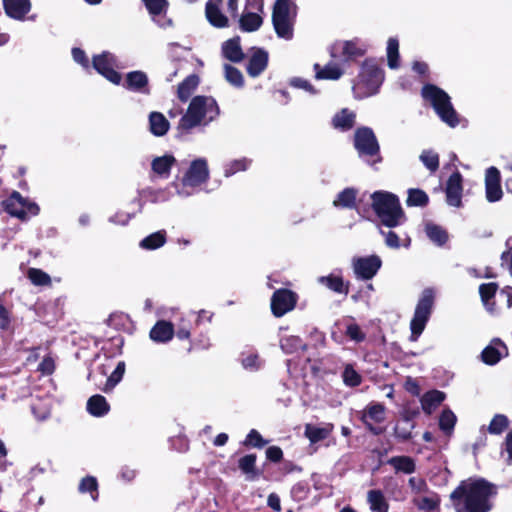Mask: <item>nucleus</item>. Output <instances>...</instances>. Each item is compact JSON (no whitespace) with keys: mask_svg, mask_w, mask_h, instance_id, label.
Returning <instances> with one entry per match:
<instances>
[{"mask_svg":"<svg viewBox=\"0 0 512 512\" xmlns=\"http://www.w3.org/2000/svg\"><path fill=\"white\" fill-rule=\"evenodd\" d=\"M494 494V487L487 481L468 479L463 481L450 497L457 512H488Z\"/></svg>","mask_w":512,"mask_h":512,"instance_id":"nucleus-1","label":"nucleus"},{"mask_svg":"<svg viewBox=\"0 0 512 512\" xmlns=\"http://www.w3.org/2000/svg\"><path fill=\"white\" fill-rule=\"evenodd\" d=\"M219 113L220 109L213 97L195 96L192 98L186 113L179 120L178 134H186L198 126H207L219 116Z\"/></svg>","mask_w":512,"mask_h":512,"instance_id":"nucleus-2","label":"nucleus"},{"mask_svg":"<svg viewBox=\"0 0 512 512\" xmlns=\"http://www.w3.org/2000/svg\"><path fill=\"white\" fill-rule=\"evenodd\" d=\"M179 174L172 187L175 194L181 199L188 198L196 194L201 186L209 178V170L206 162H181Z\"/></svg>","mask_w":512,"mask_h":512,"instance_id":"nucleus-3","label":"nucleus"},{"mask_svg":"<svg viewBox=\"0 0 512 512\" xmlns=\"http://www.w3.org/2000/svg\"><path fill=\"white\" fill-rule=\"evenodd\" d=\"M371 199L372 208L383 225L393 228L405 222L404 211L395 194L387 191H376L371 195Z\"/></svg>","mask_w":512,"mask_h":512,"instance_id":"nucleus-4","label":"nucleus"},{"mask_svg":"<svg viewBox=\"0 0 512 512\" xmlns=\"http://www.w3.org/2000/svg\"><path fill=\"white\" fill-rule=\"evenodd\" d=\"M423 99L430 103L438 117L450 127H456L460 118L454 109L450 96L433 84H426L421 90Z\"/></svg>","mask_w":512,"mask_h":512,"instance_id":"nucleus-5","label":"nucleus"},{"mask_svg":"<svg viewBox=\"0 0 512 512\" xmlns=\"http://www.w3.org/2000/svg\"><path fill=\"white\" fill-rule=\"evenodd\" d=\"M296 8V4L291 0H276L272 12V23L279 38L285 40L293 38Z\"/></svg>","mask_w":512,"mask_h":512,"instance_id":"nucleus-6","label":"nucleus"},{"mask_svg":"<svg viewBox=\"0 0 512 512\" xmlns=\"http://www.w3.org/2000/svg\"><path fill=\"white\" fill-rule=\"evenodd\" d=\"M359 82L353 87L356 96L368 97L376 94L383 83L384 73L372 61H365L361 67Z\"/></svg>","mask_w":512,"mask_h":512,"instance_id":"nucleus-7","label":"nucleus"},{"mask_svg":"<svg viewBox=\"0 0 512 512\" xmlns=\"http://www.w3.org/2000/svg\"><path fill=\"white\" fill-rule=\"evenodd\" d=\"M434 298L435 292L431 288H427L421 293L414 311V315L410 322L411 341H417L419 336L424 331L432 312Z\"/></svg>","mask_w":512,"mask_h":512,"instance_id":"nucleus-8","label":"nucleus"},{"mask_svg":"<svg viewBox=\"0 0 512 512\" xmlns=\"http://www.w3.org/2000/svg\"><path fill=\"white\" fill-rule=\"evenodd\" d=\"M93 67L111 83L116 85L120 84L122 78L115 68H121V66L114 54L105 51L99 55H95L93 57Z\"/></svg>","mask_w":512,"mask_h":512,"instance_id":"nucleus-9","label":"nucleus"},{"mask_svg":"<svg viewBox=\"0 0 512 512\" xmlns=\"http://www.w3.org/2000/svg\"><path fill=\"white\" fill-rule=\"evenodd\" d=\"M2 205L8 214L20 219L36 215L39 210L35 203L23 198L18 192H13L8 199L2 202Z\"/></svg>","mask_w":512,"mask_h":512,"instance_id":"nucleus-10","label":"nucleus"},{"mask_svg":"<svg viewBox=\"0 0 512 512\" xmlns=\"http://www.w3.org/2000/svg\"><path fill=\"white\" fill-rule=\"evenodd\" d=\"M366 49L358 40L338 41L330 47V56L341 62H348L364 55Z\"/></svg>","mask_w":512,"mask_h":512,"instance_id":"nucleus-11","label":"nucleus"},{"mask_svg":"<svg viewBox=\"0 0 512 512\" xmlns=\"http://www.w3.org/2000/svg\"><path fill=\"white\" fill-rule=\"evenodd\" d=\"M354 146L360 156H376L379 152V144L371 128L362 127L356 130Z\"/></svg>","mask_w":512,"mask_h":512,"instance_id":"nucleus-12","label":"nucleus"},{"mask_svg":"<svg viewBox=\"0 0 512 512\" xmlns=\"http://www.w3.org/2000/svg\"><path fill=\"white\" fill-rule=\"evenodd\" d=\"M381 259L376 256L358 257L352 261L353 271L357 278L362 280L372 279L381 267Z\"/></svg>","mask_w":512,"mask_h":512,"instance_id":"nucleus-13","label":"nucleus"},{"mask_svg":"<svg viewBox=\"0 0 512 512\" xmlns=\"http://www.w3.org/2000/svg\"><path fill=\"white\" fill-rule=\"evenodd\" d=\"M297 295L288 289H279L274 292L271 299V309L275 316L281 317L294 309Z\"/></svg>","mask_w":512,"mask_h":512,"instance_id":"nucleus-14","label":"nucleus"},{"mask_svg":"<svg viewBox=\"0 0 512 512\" xmlns=\"http://www.w3.org/2000/svg\"><path fill=\"white\" fill-rule=\"evenodd\" d=\"M152 20L161 28L171 26L172 21L167 17V0H142Z\"/></svg>","mask_w":512,"mask_h":512,"instance_id":"nucleus-15","label":"nucleus"},{"mask_svg":"<svg viewBox=\"0 0 512 512\" xmlns=\"http://www.w3.org/2000/svg\"><path fill=\"white\" fill-rule=\"evenodd\" d=\"M485 196L488 202L499 201L503 196L500 173L495 167H490L486 170Z\"/></svg>","mask_w":512,"mask_h":512,"instance_id":"nucleus-16","label":"nucleus"},{"mask_svg":"<svg viewBox=\"0 0 512 512\" xmlns=\"http://www.w3.org/2000/svg\"><path fill=\"white\" fill-rule=\"evenodd\" d=\"M462 176L459 172H453L446 185V201L448 205L460 207L462 205Z\"/></svg>","mask_w":512,"mask_h":512,"instance_id":"nucleus-17","label":"nucleus"},{"mask_svg":"<svg viewBox=\"0 0 512 512\" xmlns=\"http://www.w3.org/2000/svg\"><path fill=\"white\" fill-rule=\"evenodd\" d=\"M222 0H209L206 3L205 14L208 22L216 28H225L228 26L229 20L223 14Z\"/></svg>","mask_w":512,"mask_h":512,"instance_id":"nucleus-18","label":"nucleus"},{"mask_svg":"<svg viewBox=\"0 0 512 512\" xmlns=\"http://www.w3.org/2000/svg\"><path fill=\"white\" fill-rule=\"evenodd\" d=\"M508 354L505 344L499 339H493L481 354L482 361L487 365H495Z\"/></svg>","mask_w":512,"mask_h":512,"instance_id":"nucleus-19","label":"nucleus"},{"mask_svg":"<svg viewBox=\"0 0 512 512\" xmlns=\"http://www.w3.org/2000/svg\"><path fill=\"white\" fill-rule=\"evenodd\" d=\"M268 65V52L261 48L253 50L250 56L246 70L251 77L259 76Z\"/></svg>","mask_w":512,"mask_h":512,"instance_id":"nucleus-20","label":"nucleus"},{"mask_svg":"<svg viewBox=\"0 0 512 512\" xmlns=\"http://www.w3.org/2000/svg\"><path fill=\"white\" fill-rule=\"evenodd\" d=\"M411 501L419 511L434 512L439 509L441 499L436 492L430 489L424 494L412 498Z\"/></svg>","mask_w":512,"mask_h":512,"instance_id":"nucleus-21","label":"nucleus"},{"mask_svg":"<svg viewBox=\"0 0 512 512\" xmlns=\"http://www.w3.org/2000/svg\"><path fill=\"white\" fill-rule=\"evenodd\" d=\"M5 13L12 19L24 20L31 10L30 0H3Z\"/></svg>","mask_w":512,"mask_h":512,"instance_id":"nucleus-22","label":"nucleus"},{"mask_svg":"<svg viewBox=\"0 0 512 512\" xmlns=\"http://www.w3.org/2000/svg\"><path fill=\"white\" fill-rule=\"evenodd\" d=\"M365 425L375 434L381 431L373 427V423H381L385 420V407L380 403H373L367 406L362 416Z\"/></svg>","mask_w":512,"mask_h":512,"instance_id":"nucleus-23","label":"nucleus"},{"mask_svg":"<svg viewBox=\"0 0 512 512\" xmlns=\"http://www.w3.org/2000/svg\"><path fill=\"white\" fill-rule=\"evenodd\" d=\"M174 326L171 322L160 320L151 328L150 339L156 343H167L174 336Z\"/></svg>","mask_w":512,"mask_h":512,"instance_id":"nucleus-24","label":"nucleus"},{"mask_svg":"<svg viewBox=\"0 0 512 512\" xmlns=\"http://www.w3.org/2000/svg\"><path fill=\"white\" fill-rule=\"evenodd\" d=\"M124 86L131 91L148 94V77L143 71H132L126 75Z\"/></svg>","mask_w":512,"mask_h":512,"instance_id":"nucleus-25","label":"nucleus"},{"mask_svg":"<svg viewBox=\"0 0 512 512\" xmlns=\"http://www.w3.org/2000/svg\"><path fill=\"white\" fill-rule=\"evenodd\" d=\"M222 55L231 62L238 63L244 58V53L240 45V38L234 37L222 44Z\"/></svg>","mask_w":512,"mask_h":512,"instance_id":"nucleus-26","label":"nucleus"},{"mask_svg":"<svg viewBox=\"0 0 512 512\" xmlns=\"http://www.w3.org/2000/svg\"><path fill=\"white\" fill-rule=\"evenodd\" d=\"M174 196H176V194L175 189H173L172 187V183L164 189H151L143 191L142 193V197L144 200L154 204L172 201Z\"/></svg>","mask_w":512,"mask_h":512,"instance_id":"nucleus-27","label":"nucleus"},{"mask_svg":"<svg viewBox=\"0 0 512 512\" xmlns=\"http://www.w3.org/2000/svg\"><path fill=\"white\" fill-rule=\"evenodd\" d=\"M260 14L261 13L257 11H243L239 18V26L241 30L245 32L258 30L263 23V18Z\"/></svg>","mask_w":512,"mask_h":512,"instance_id":"nucleus-28","label":"nucleus"},{"mask_svg":"<svg viewBox=\"0 0 512 512\" xmlns=\"http://www.w3.org/2000/svg\"><path fill=\"white\" fill-rule=\"evenodd\" d=\"M334 425L327 423L323 426H314L307 424L305 427V436L311 443H316L326 439L333 431Z\"/></svg>","mask_w":512,"mask_h":512,"instance_id":"nucleus-29","label":"nucleus"},{"mask_svg":"<svg viewBox=\"0 0 512 512\" xmlns=\"http://www.w3.org/2000/svg\"><path fill=\"white\" fill-rule=\"evenodd\" d=\"M316 79L337 80L343 75V69L335 62L327 63L323 68L314 65Z\"/></svg>","mask_w":512,"mask_h":512,"instance_id":"nucleus-30","label":"nucleus"},{"mask_svg":"<svg viewBox=\"0 0 512 512\" xmlns=\"http://www.w3.org/2000/svg\"><path fill=\"white\" fill-rule=\"evenodd\" d=\"M445 394L438 390H432L424 394L420 400L425 413L431 414L444 401Z\"/></svg>","mask_w":512,"mask_h":512,"instance_id":"nucleus-31","label":"nucleus"},{"mask_svg":"<svg viewBox=\"0 0 512 512\" xmlns=\"http://www.w3.org/2000/svg\"><path fill=\"white\" fill-rule=\"evenodd\" d=\"M150 131L155 136H163L169 130V122L160 112H151L149 115Z\"/></svg>","mask_w":512,"mask_h":512,"instance_id":"nucleus-32","label":"nucleus"},{"mask_svg":"<svg viewBox=\"0 0 512 512\" xmlns=\"http://www.w3.org/2000/svg\"><path fill=\"white\" fill-rule=\"evenodd\" d=\"M355 124V114L348 109H342L332 119L334 128L341 131H348L353 128Z\"/></svg>","mask_w":512,"mask_h":512,"instance_id":"nucleus-33","label":"nucleus"},{"mask_svg":"<svg viewBox=\"0 0 512 512\" xmlns=\"http://www.w3.org/2000/svg\"><path fill=\"white\" fill-rule=\"evenodd\" d=\"M199 84V77L195 74L187 76L178 86L177 95L182 102H186Z\"/></svg>","mask_w":512,"mask_h":512,"instance_id":"nucleus-34","label":"nucleus"},{"mask_svg":"<svg viewBox=\"0 0 512 512\" xmlns=\"http://www.w3.org/2000/svg\"><path fill=\"white\" fill-rule=\"evenodd\" d=\"M110 407L105 397L101 395H94L87 401L88 412L95 417H102L106 415Z\"/></svg>","mask_w":512,"mask_h":512,"instance_id":"nucleus-35","label":"nucleus"},{"mask_svg":"<svg viewBox=\"0 0 512 512\" xmlns=\"http://www.w3.org/2000/svg\"><path fill=\"white\" fill-rule=\"evenodd\" d=\"M388 464L392 466L396 472L404 474H412L416 470L415 461L408 456H394L388 460Z\"/></svg>","mask_w":512,"mask_h":512,"instance_id":"nucleus-36","label":"nucleus"},{"mask_svg":"<svg viewBox=\"0 0 512 512\" xmlns=\"http://www.w3.org/2000/svg\"><path fill=\"white\" fill-rule=\"evenodd\" d=\"M367 502L371 512H388V502L380 490H370L367 493Z\"/></svg>","mask_w":512,"mask_h":512,"instance_id":"nucleus-37","label":"nucleus"},{"mask_svg":"<svg viewBox=\"0 0 512 512\" xmlns=\"http://www.w3.org/2000/svg\"><path fill=\"white\" fill-rule=\"evenodd\" d=\"M166 243V232L161 230L154 232L143 238L139 246L145 250H155L162 247Z\"/></svg>","mask_w":512,"mask_h":512,"instance_id":"nucleus-38","label":"nucleus"},{"mask_svg":"<svg viewBox=\"0 0 512 512\" xmlns=\"http://www.w3.org/2000/svg\"><path fill=\"white\" fill-rule=\"evenodd\" d=\"M78 491L81 494H89L92 501H97L99 498L98 481L94 476L83 477L78 486Z\"/></svg>","mask_w":512,"mask_h":512,"instance_id":"nucleus-39","label":"nucleus"},{"mask_svg":"<svg viewBox=\"0 0 512 512\" xmlns=\"http://www.w3.org/2000/svg\"><path fill=\"white\" fill-rule=\"evenodd\" d=\"M318 282L336 293L345 295L348 293V286L344 284L343 279L339 276H321L318 278Z\"/></svg>","mask_w":512,"mask_h":512,"instance_id":"nucleus-40","label":"nucleus"},{"mask_svg":"<svg viewBox=\"0 0 512 512\" xmlns=\"http://www.w3.org/2000/svg\"><path fill=\"white\" fill-rule=\"evenodd\" d=\"M240 361L243 369L250 372H256L260 370L263 365V361L259 354L252 351L243 352L241 354Z\"/></svg>","mask_w":512,"mask_h":512,"instance_id":"nucleus-41","label":"nucleus"},{"mask_svg":"<svg viewBox=\"0 0 512 512\" xmlns=\"http://www.w3.org/2000/svg\"><path fill=\"white\" fill-rule=\"evenodd\" d=\"M425 233L436 245H443L448 240L446 231L442 227L431 222H427L425 224Z\"/></svg>","mask_w":512,"mask_h":512,"instance_id":"nucleus-42","label":"nucleus"},{"mask_svg":"<svg viewBox=\"0 0 512 512\" xmlns=\"http://www.w3.org/2000/svg\"><path fill=\"white\" fill-rule=\"evenodd\" d=\"M255 464L256 456L253 454L246 455L239 460V468L248 480H254L258 476Z\"/></svg>","mask_w":512,"mask_h":512,"instance_id":"nucleus-43","label":"nucleus"},{"mask_svg":"<svg viewBox=\"0 0 512 512\" xmlns=\"http://www.w3.org/2000/svg\"><path fill=\"white\" fill-rule=\"evenodd\" d=\"M356 191L352 188H347L337 195L333 201L334 206L343 208H352L355 204Z\"/></svg>","mask_w":512,"mask_h":512,"instance_id":"nucleus-44","label":"nucleus"},{"mask_svg":"<svg viewBox=\"0 0 512 512\" xmlns=\"http://www.w3.org/2000/svg\"><path fill=\"white\" fill-rule=\"evenodd\" d=\"M387 60L391 69L399 67V42L396 38H390L387 43Z\"/></svg>","mask_w":512,"mask_h":512,"instance_id":"nucleus-45","label":"nucleus"},{"mask_svg":"<svg viewBox=\"0 0 512 512\" xmlns=\"http://www.w3.org/2000/svg\"><path fill=\"white\" fill-rule=\"evenodd\" d=\"M282 350L287 354H293L304 348L302 340L297 336H287L280 340Z\"/></svg>","mask_w":512,"mask_h":512,"instance_id":"nucleus-46","label":"nucleus"},{"mask_svg":"<svg viewBox=\"0 0 512 512\" xmlns=\"http://www.w3.org/2000/svg\"><path fill=\"white\" fill-rule=\"evenodd\" d=\"M225 79L233 86L241 88L244 85V78L239 69L236 67L225 64L224 65Z\"/></svg>","mask_w":512,"mask_h":512,"instance_id":"nucleus-47","label":"nucleus"},{"mask_svg":"<svg viewBox=\"0 0 512 512\" xmlns=\"http://www.w3.org/2000/svg\"><path fill=\"white\" fill-rule=\"evenodd\" d=\"M408 486L411 492V499L430 490L426 481L418 476L410 477L408 480Z\"/></svg>","mask_w":512,"mask_h":512,"instance_id":"nucleus-48","label":"nucleus"},{"mask_svg":"<svg viewBox=\"0 0 512 512\" xmlns=\"http://www.w3.org/2000/svg\"><path fill=\"white\" fill-rule=\"evenodd\" d=\"M456 420L455 414L451 410L445 409L440 415L439 427L445 433L450 434L454 429Z\"/></svg>","mask_w":512,"mask_h":512,"instance_id":"nucleus-49","label":"nucleus"},{"mask_svg":"<svg viewBox=\"0 0 512 512\" xmlns=\"http://www.w3.org/2000/svg\"><path fill=\"white\" fill-rule=\"evenodd\" d=\"M508 419L503 414H496L488 425L490 434L499 435L508 427Z\"/></svg>","mask_w":512,"mask_h":512,"instance_id":"nucleus-50","label":"nucleus"},{"mask_svg":"<svg viewBox=\"0 0 512 512\" xmlns=\"http://www.w3.org/2000/svg\"><path fill=\"white\" fill-rule=\"evenodd\" d=\"M27 276L30 281L37 286H47L51 283L50 276L37 268H30L27 272Z\"/></svg>","mask_w":512,"mask_h":512,"instance_id":"nucleus-51","label":"nucleus"},{"mask_svg":"<svg viewBox=\"0 0 512 512\" xmlns=\"http://www.w3.org/2000/svg\"><path fill=\"white\" fill-rule=\"evenodd\" d=\"M428 195L420 189H409L407 205L408 206H424L428 203Z\"/></svg>","mask_w":512,"mask_h":512,"instance_id":"nucleus-52","label":"nucleus"},{"mask_svg":"<svg viewBox=\"0 0 512 512\" xmlns=\"http://www.w3.org/2000/svg\"><path fill=\"white\" fill-rule=\"evenodd\" d=\"M343 381L346 385L354 387L361 383V376L351 366H346L343 372Z\"/></svg>","mask_w":512,"mask_h":512,"instance_id":"nucleus-53","label":"nucleus"},{"mask_svg":"<svg viewBox=\"0 0 512 512\" xmlns=\"http://www.w3.org/2000/svg\"><path fill=\"white\" fill-rule=\"evenodd\" d=\"M497 285L495 283L482 284L479 287V293L485 306H488L489 300L495 295Z\"/></svg>","mask_w":512,"mask_h":512,"instance_id":"nucleus-54","label":"nucleus"},{"mask_svg":"<svg viewBox=\"0 0 512 512\" xmlns=\"http://www.w3.org/2000/svg\"><path fill=\"white\" fill-rule=\"evenodd\" d=\"M244 444L245 445H249V446H253V447H257V448H261V447H263L264 445L267 444V441H265L262 438V436L260 435V433L257 430L252 429L248 433V435H247V437H246V439L244 441Z\"/></svg>","mask_w":512,"mask_h":512,"instance_id":"nucleus-55","label":"nucleus"},{"mask_svg":"<svg viewBox=\"0 0 512 512\" xmlns=\"http://www.w3.org/2000/svg\"><path fill=\"white\" fill-rule=\"evenodd\" d=\"M173 162H152V171L154 175L160 178L169 176Z\"/></svg>","mask_w":512,"mask_h":512,"instance_id":"nucleus-56","label":"nucleus"},{"mask_svg":"<svg viewBox=\"0 0 512 512\" xmlns=\"http://www.w3.org/2000/svg\"><path fill=\"white\" fill-rule=\"evenodd\" d=\"M347 336L356 342H361L365 339V334L362 332L361 328L357 324H349L346 330Z\"/></svg>","mask_w":512,"mask_h":512,"instance_id":"nucleus-57","label":"nucleus"},{"mask_svg":"<svg viewBox=\"0 0 512 512\" xmlns=\"http://www.w3.org/2000/svg\"><path fill=\"white\" fill-rule=\"evenodd\" d=\"M134 214H130L127 212H117L114 215L109 217V222L116 225L125 226L129 223Z\"/></svg>","mask_w":512,"mask_h":512,"instance_id":"nucleus-58","label":"nucleus"},{"mask_svg":"<svg viewBox=\"0 0 512 512\" xmlns=\"http://www.w3.org/2000/svg\"><path fill=\"white\" fill-rule=\"evenodd\" d=\"M290 85L292 87H295L298 89H303V90L309 92L310 94H316V91L313 88V86L307 80H305L303 78L296 77V78L291 79Z\"/></svg>","mask_w":512,"mask_h":512,"instance_id":"nucleus-59","label":"nucleus"},{"mask_svg":"<svg viewBox=\"0 0 512 512\" xmlns=\"http://www.w3.org/2000/svg\"><path fill=\"white\" fill-rule=\"evenodd\" d=\"M123 378V374L114 369L112 374L107 378L103 390L105 392L111 391Z\"/></svg>","mask_w":512,"mask_h":512,"instance_id":"nucleus-60","label":"nucleus"},{"mask_svg":"<svg viewBox=\"0 0 512 512\" xmlns=\"http://www.w3.org/2000/svg\"><path fill=\"white\" fill-rule=\"evenodd\" d=\"M72 56L75 62L80 64L83 68H89V60L85 54V52L80 48L72 49Z\"/></svg>","mask_w":512,"mask_h":512,"instance_id":"nucleus-61","label":"nucleus"},{"mask_svg":"<svg viewBox=\"0 0 512 512\" xmlns=\"http://www.w3.org/2000/svg\"><path fill=\"white\" fill-rule=\"evenodd\" d=\"M382 234L385 237V243L388 247L393 249H397L400 247L399 237L396 233L388 231L387 233L382 232Z\"/></svg>","mask_w":512,"mask_h":512,"instance_id":"nucleus-62","label":"nucleus"},{"mask_svg":"<svg viewBox=\"0 0 512 512\" xmlns=\"http://www.w3.org/2000/svg\"><path fill=\"white\" fill-rule=\"evenodd\" d=\"M266 456L269 460L273 462H278L281 460L283 453L279 447L271 446L266 450Z\"/></svg>","mask_w":512,"mask_h":512,"instance_id":"nucleus-63","label":"nucleus"},{"mask_svg":"<svg viewBox=\"0 0 512 512\" xmlns=\"http://www.w3.org/2000/svg\"><path fill=\"white\" fill-rule=\"evenodd\" d=\"M404 387L412 395L418 396L420 394V387L417 381L412 378L406 379Z\"/></svg>","mask_w":512,"mask_h":512,"instance_id":"nucleus-64","label":"nucleus"}]
</instances>
